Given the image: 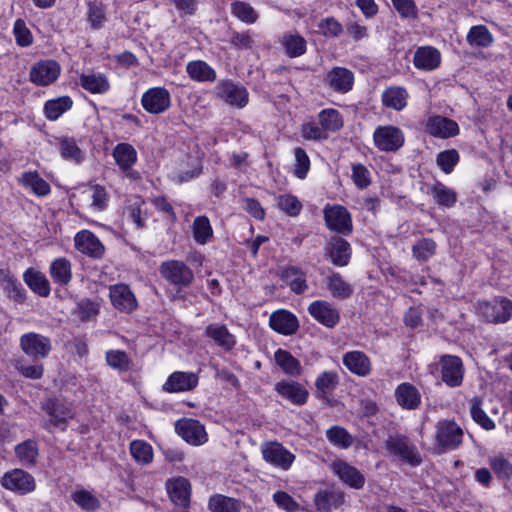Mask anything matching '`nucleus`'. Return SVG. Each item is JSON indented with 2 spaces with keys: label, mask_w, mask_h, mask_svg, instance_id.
<instances>
[{
  "label": "nucleus",
  "mask_w": 512,
  "mask_h": 512,
  "mask_svg": "<svg viewBox=\"0 0 512 512\" xmlns=\"http://www.w3.org/2000/svg\"><path fill=\"white\" fill-rule=\"evenodd\" d=\"M385 448L391 456L413 467L422 463L417 447L404 435L389 436L385 441Z\"/></svg>",
  "instance_id": "1"
},
{
  "label": "nucleus",
  "mask_w": 512,
  "mask_h": 512,
  "mask_svg": "<svg viewBox=\"0 0 512 512\" xmlns=\"http://www.w3.org/2000/svg\"><path fill=\"white\" fill-rule=\"evenodd\" d=\"M159 273L163 279L178 289L189 287L194 281L192 269L180 260H167L160 264Z\"/></svg>",
  "instance_id": "2"
},
{
  "label": "nucleus",
  "mask_w": 512,
  "mask_h": 512,
  "mask_svg": "<svg viewBox=\"0 0 512 512\" xmlns=\"http://www.w3.org/2000/svg\"><path fill=\"white\" fill-rule=\"evenodd\" d=\"M478 310L489 323H506L512 317V301L505 297H495L491 301H480Z\"/></svg>",
  "instance_id": "3"
},
{
  "label": "nucleus",
  "mask_w": 512,
  "mask_h": 512,
  "mask_svg": "<svg viewBox=\"0 0 512 512\" xmlns=\"http://www.w3.org/2000/svg\"><path fill=\"white\" fill-rule=\"evenodd\" d=\"M323 214L326 226L330 230L345 236L352 232L351 215L345 207L341 205H327L323 210Z\"/></svg>",
  "instance_id": "4"
},
{
  "label": "nucleus",
  "mask_w": 512,
  "mask_h": 512,
  "mask_svg": "<svg viewBox=\"0 0 512 512\" xmlns=\"http://www.w3.org/2000/svg\"><path fill=\"white\" fill-rule=\"evenodd\" d=\"M375 146L386 152H394L404 144V135L401 129L395 126H379L373 134Z\"/></svg>",
  "instance_id": "5"
},
{
  "label": "nucleus",
  "mask_w": 512,
  "mask_h": 512,
  "mask_svg": "<svg viewBox=\"0 0 512 512\" xmlns=\"http://www.w3.org/2000/svg\"><path fill=\"white\" fill-rule=\"evenodd\" d=\"M1 485L5 489L21 495L33 492L36 488L34 477L22 469H13L6 472L1 478Z\"/></svg>",
  "instance_id": "6"
},
{
  "label": "nucleus",
  "mask_w": 512,
  "mask_h": 512,
  "mask_svg": "<svg viewBox=\"0 0 512 512\" xmlns=\"http://www.w3.org/2000/svg\"><path fill=\"white\" fill-rule=\"evenodd\" d=\"M20 347L26 355L34 359L46 358L52 349L51 340L48 337L34 332L20 337Z\"/></svg>",
  "instance_id": "7"
},
{
  "label": "nucleus",
  "mask_w": 512,
  "mask_h": 512,
  "mask_svg": "<svg viewBox=\"0 0 512 512\" xmlns=\"http://www.w3.org/2000/svg\"><path fill=\"white\" fill-rule=\"evenodd\" d=\"M43 409L50 417L44 425L48 430H50V426L65 430L68 421L73 418V412L69 406L58 399L47 400Z\"/></svg>",
  "instance_id": "8"
},
{
  "label": "nucleus",
  "mask_w": 512,
  "mask_h": 512,
  "mask_svg": "<svg viewBox=\"0 0 512 512\" xmlns=\"http://www.w3.org/2000/svg\"><path fill=\"white\" fill-rule=\"evenodd\" d=\"M462 437L463 431L454 421L444 420L438 423L436 439L443 449H456L461 444Z\"/></svg>",
  "instance_id": "9"
},
{
  "label": "nucleus",
  "mask_w": 512,
  "mask_h": 512,
  "mask_svg": "<svg viewBox=\"0 0 512 512\" xmlns=\"http://www.w3.org/2000/svg\"><path fill=\"white\" fill-rule=\"evenodd\" d=\"M60 65L54 60H42L35 63L30 70V80L38 86H47L60 75Z\"/></svg>",
  "instance_id": "10"
},
{
  "label": "nucleus",
  "mask_w": 512,
  "mask_h": 512,
  "mask_svg": "<svg viewBox=\"0 0 512 512\" xmlns=\"http://www.w3.org/2000/svg\"><path fill=\"white\" fill-rule=\"evenodd\" d=\"M309 314L327 328L335 327L340 321L339 310L330 302L316 300L308 307Z\"/></svg>",
  "instance_id": "11"
},
{
  "label": "nucleus",
  "mask_w": 512,
  "mask_h": 512,
  "mask_svg": "<svg viewBox=\"0 0 512 512\" xmlns=\"http://www.w3.org/2000/svg\"><path fill=\"white\" fill-rule=\"evenodd\" d=\"M443 382L449 387H458L462 384L464 368L459 357L444 355L440 359Z\"/></svg>",
  "instance_id": "12"
},
{
  "label": "nucleus",
  "mask_w": 512,
  "mask_h": 512,
  "mask_svg": "<svg viewBox=\"0 0 512 512\" xmlns=\"http://www.w3.org/2000/svg\"><path fill=\"white\" fill-rule=\"evenodd\" d=\"M352 254V249L348 241L339 237H331L325 246V255L330 261L339 267L348 265Z\"/></svg>",
  "instance_id": "13"
},
{
  "label": "nucleus",
  "mask_w": 512,
  "mask_h": 512,
  "mask_svg": "<svg viewBox=\"0 0 512 512\" xmlns=\"http://www.w3.org/2000/svg\"><path fill=\"white\" fill-rule=\"evenodd\" d=\"M175 429L178 435L191 445H201L207 441L205 428L197 420H178L175 424Z\"/></svg>",
  "instance_id": "14"
},
{
  "label": "nucleus",
  "mask_w": 512,
  "mask_h": 512,
  "mask_svg": "<svg viewBox=\"0 0 512 512\" xmlns=\"http://www.w3.org/2000/svg\"><path fill=\"white\" fill-rule=\"evenodd\" d=\"M332 472L347 486L362 489L365 484L364 475L354 466L343 460H337L330 465Z\"/></svg>",
  "instance_id": "15"
},
{
  "label": "nucleus",
  "mask_w": 512,
  "mask_h": 512,
  "mask_svg": "<svg viewBox=\"0 0 512 512\" xmlns=\"http://www.w3.org/2000/svg\"><path fill=\"white\" fill-rule=\"evenodd\" d=\"M141 101L147 112L159 114L169 108L170 94L162 87L151 88L143 94Z\"/></svg>",
  "instance_id": "16"
},
{
  "label": "nucleus",
  "mask_w": 512,
  "mask_h": 512,
  "mask_svg": "<svg viewBox=\"0 0 512 512\" xmlns=\"http://www.w3.org/2000/svg\"><path fill=\"white\" fill-rule=\"evenodd\" d=\"M217 96L226 103L243 108L248 103V92L245 87L231 81H225L217 86Z\"/></svg>",
  "instance_id": "17"
},
{
  "label": "nucleus",
  "mask_w": 512,
  "mask_h": 512,
  "mask_svg": "<svg viewBox=\"0 0 512 512\" xmlns=\"http://www.w3.org/2000/svg\"><path fill=\"white\" fill-rule=\"evenodd\" d=\"M75 246L81 253L100 259L104 255L105 247L100 240L90 231L83 230L75 236Z\"/></svg>",
  "instance_id": "18"
},
{
  "label": "nucleus",
  "mask_w": 512,
  "mask_h": 512,
  "mask_svg": "<svg viewBox=\"0 0 512 512\" xmlns=\"http://www.w3.org/2000/svg\"><path fill=\"white\" fill-rule=\"evenodd\" d=\"M427 132L437 138L446 139L459 134L458 124L447 117L432 116L426 123Z\"/></svg>",
  "instance_id": "19"
},
{
  "label": "nucleus",
  "mask_w": 512,
  "mask_h": 512,
  "mask_svg": "<svg viewBox=\"0 0 512 512\" xmlns=\"http://www.w3.org/2000/svg\"><path fill=\"white\" fill-rule=\"evenodd\" d=\"M345 502V493L340 489L327 488L319 490L314 496L316 509L320 512H331Z\"/></svg>",
  "instance_id": "20"
},
{
  "label": "nucleus",
  "mask_w": 512,
  "mask_h": 512,
  "mask_svg": "<svg viewBox=\"0 0 512 512\" xmlns=\"http://www.w3.org/2000/svg\"><path fill=\"white\" fill-rule=\"evenodd\" d=\"M262 454L267 462L282 469H288L295 459V456L278 442L267 443L262 448Z\"/></svg>",
  "instance_id": "21"
},
{
  "label": "nucleus",
  "mask_w": 512,
  "mask_h": 512,
  "mask_svg": "<svg viewBox=\"0 0 512 512\" xmlns=\"http://www.w3.org/2000/svg\"><path fill=\"white\" fill-rule=\"evenodd\" d=\"M198 384V376L193 372L176 371L163 385V390L170 393L190 391Z\"/></svg>",
  "instance_id": "22"
},
{
  "label": "nucleus",
  "mask_w": 512,
  "mask_h": 512,
  "mask_svg": "<svg viewBox=\"0 0 512 512\" xmlns=\"http://www.w3.org/2000/svg\"><path fill=\"white\" fill-rule=\"evenodd\" d=\"M110 299L113 306L122 312L130 313L137 307V301L134 294L125 284L112 286L110 288Z\"/></svg>",
  "instance_id": "23"
},
{
  "label": "nucleus",
  "mask_w": 512,
  "mask_h": 512,
  "mask_svg": "<svg viewBox=\"0 0 512 512\" xmlns=\"http://www.w3.org/2000/svg\"><path fill=\"white\" fill-rule=\"evenodd\" d=\"M270 327L283 335H292L299 328V322L296 316L286 310L273 312L269 318Z\"/></svg>",
  "instance_id": "24"
},
{
  "label": "nucleus",
  "mask_w": 512,
  "mask_h": 512,
  "mask_svg": "<svg viewBox=\"0 0 512 512\" xmlns=\"http://www.w3.org/2000/svg\"><path fill=\"white\" fill-rule=\"evenodd\" d=\"M325 82L334 91L339 93H347L352 89L354 83V75L347 68L334 67L326 75Z\"/></svg>",
  "instance_id": "25"
},
{
  "label": "nucleus",
  "mask_w": 512,
  "mask_h": 512,
  "mask_svg": "<svg viewBox=\"0 0 512 512\" xmlns=\"http://www.w3.org/2000/svg\"><path fill=\"white\" fill-rule=\"evenodd\" d=\"M275 390L283 398L299 406L307 402L309 395L307 389L295 381H280L275 384Z\"/></svg>",
  "instance_id": "26"
},
{
  "label": "nucleus",
  "mask_w": 512,
  "mask_h": 512,
  "mask_svg": "<svg viewBox=\"0 0 512 512\" xmlns=\"http://www.w3.org/2000/svg\"><path fill=\"white\" fill-rule=\"evenodd\" d=\"M171 501L178 506L188 507L190 504L191 485L184 477H178L167 483Z\"/></svg>",
  "instance_id": "27"
},
{
  "label": "nucleus",
  "mask_w": 512,
  "mask_h": 512,
  "mask_svg": "<svg viewBox=\"0 0 512 512\" xmlns=\"http://www.w3.org/2000/svg\"><path fill=\"white\" fill-rule=\"evenodd\" d=\"M397 404L406 410H415L421 403V395L418 389L410 383H401L395 389Z\"/></svg>",
  "instance_id": "28"
},
{
  "label": "nucleus",
  "mask_w": 512,
  "mask_h": 512,
  "mask_svg": "<svg viewBox=\"0 0 512 512\" xmlns=\"http://www.w3.org/2000/svg\"><path fill=\"white\" fill-rule=\"evenodd\" d=\"M440 62V52L431 46L418 48L413 58L415 67L425 71H430L437 68L440 65Z\"/></svg>",
  "instance_id": "29"
},
{
  "label": "nucleus",
  "mask_w": 512,
  "mask_h": 512,
  "mask_svg": "<svg viewBox=\"0 0 512 512\" xmlns=\"http://www.w3.org/2000/svg\"><path fill=\"white\" fill-rule=\"evenodd\" d=\"M408 96V92L404 87L390 86L383 91L381 100L383 106L401 111L407 106Z\"/></svg>",
  "instance_id": "30"
},
{
  "label": "nucleus",
  "mask_w": 512,
  "mask_h": 512,
  "mask_svg": "<svg viewBox=\"0 0 512 512\" xmlns=\"http://www.w3.org/2000/svg\"><path fill=\"white\" fill-rule=\"evenodd\" d=\"M343 364L348 370L359 376H366L371 371L369 358L360 351L345 353L343 356Z\"/></svg>",
  "instance_id": "31"
},
{
  "label": "nucleus",
  "mask_w": 512,
  "mask_h": 512,
  "mask_svg": "<svg viewBox=\"0 0 512 512\" xmlns=\"http://www.w3.org/2000/svg\"><path fill=\"white\" fill-rule=\"evenodd\" d=\"M281 278L296 294H302L308 289L306 274L296 266H287L281 271Z\"/></svg>",
  "instance_id": "32"
},
{
  "label": "nucleus",
  "mask_w": 512,
  "mask_h": 512,
  "mask_svg": "<svg viewBox=\"0 0 512 512\" xmlns=\"http://www.w3.org/2000/svg\"><path fill=\"white\" fill-rule=\"evenodd\" d=\"M339 384V376L336 372L325 371L315 381L316 397L328 401L333 391Z\"/></svg>",
  "instance_id": "33"
},
{
  "label": "nucleus",
  "mask_w": 512,
  "mask_h": 512,
  "mask_svg": "<svg viewBox=\"0 0 512 512\" xmlns=\"http://www.w3.org/2000/svg\"><path fill=\"white\" fill-rule=\"evenodd\" d=\"M204 334L225 350H231L236 343L235 337L226 326L218 323L208 325Z\"/></svg>",
  "instance_id": "34"
},
{
  "label": "nucleus",
  "mask_w": 512,
  "mask_h": 512,
  "mask_svg": "<svg viewBox=\"0 0 512 512\" xmlns=\"http://www.w3.org/2000/svg\"><path fill=\"white\" fill-rule=\"evenodd\" d=\"M324 283L334 298L347 299L353 293L352 285L346 282L337 272H332L329 274L325 278Z\"/></svg>",
  "instance_id": "35"
},
{
  "label": "nucleus",
  "mask_w": 512,
  "mask_h": 512,
  "mask_svg": "<svg viewBox=\"0 0 512 512\" xmlns=\"http://www.w3.org/2000/svg\"><path fill=\"white\" fill-rule=\"evenodd\" d=\"M49 272L54 283L67 286L72 279L71 262L64 257L56 258L51 262Z\"/></svg>",
  "instance_id": "36"
},
{
  "label": "nucleus",
  "mask_w": 512,
  "mask_h": 512,
  "mask_svg": "<svg viewBox=\"0 0 512 512\" xmlns=\"http://www.w3.org/2000/svg\"><path fill=\"white\" fill-rule=\"evenodd\" d=\"M15 454L25 467H33L37 463L39 449L36 441L28 439L15 446Z\"/></svg>",
  "instance_id": "37"
},
{
  "label": "nucleus",
  "mask_w": 512,
  "mask_h": 512,
  "mask_svg": "<svg viewBox=\"0 0 512 512\" xmlns=\"http://www.w3.org/2000/svg\"><path fill=\"white\" fill-rule=\"evenodd\" d=\"M24 281L39 296L47 297L50 294V284L43 273L28 269L24 273Z\"/></svg>",
  "instance_id": "38"
},
{
  "label": "nucleus",
  "mask_w": 512,
  "mask_h": 512,
  "mask_svg": "<svg viewBox=\"0 0 512 512\" xmlns=\"http://www.w3.org/2000/svg\"><path fill=\"white\" fill-rule=\"evenodd\" d=\"M276 364L288 375L299 376L301 364L290 352L279 348L274 354Z\"/></svg>",
  "instance_id": "39"
},
{
  "label": "nucleus",
  "mask_w": 512,
  "mask_h": 512,
  "mask_svg": "<svg viewBox=\"0 0 512 512\" xmlns=\"http://www.w3.org/2000/svg\"><path fill=\"white\" fill-rule=\"evenodd\" d=\"M318 122L323 130L327 132H336L343 127V118L338 110L333 108L323 109L318 114Z\"/></svg>",
  "instance_id": "40"
},
{
  "label": "nucleus",
  "mask_w": 512,
  "mask_h": 512,
  "mask_svg": "<svg viewBox=\"0 0 512 512\" xmlns=\"http://www.w3.org/2000/svg\"><path fill=\"white\" fill-rule=\"evenodd\" d=\"M81 86L91 93H105L109 90V82L103 74H82L80 77Z\"/></svg>",
  "instance_id": "41"
},
{
  "label": "nucleus",
  "mask_w": 512,
  "mask_h": 512,
  "mask_svg": "<svg viewBox=\"0 0 512 512\" xmlns=\"http://www.w3.org/2000/svg\"><path fill=\"white\" fill-rule=\"evenodd\" d=\"M113 157L120 168L128 170L136 162L137 153L130 144L120 143L114 148Z\"/></svg>",
  "instance_id": "42"
},
{
  "label": "nucleus",
  "mask_w": 512,
  "mask_h": 512,
  "mask_svg": "<svg viewBox=\"0 0 512 512\" xmlns=\"http://www.w3.org/2000/svg\"><path fill=\"white\" fill-rule=\"evenodd\" d=\"M189 76L196 81H214L216 79V73L206 62L204 61H191L186 67Z\"/></svg>",
  "instance_id": "43"
},
{
  "label": "nucleus",
  "mask_w": 512,
  "mask_h": 512,
  "mask_svg": "<svg viewBox=\"0 0 512 512\" xmlns=\"http://www.w3.org/2000/svg\"><path fill=\"white\" fill-rule=\"evenodd\" d=\"M72 100L68 96H62L57 99L49 100L45 103L44 112L48 119L56 120L64 112L72 107Z\"/></svg>",
  "instance_id": "44"
},
{
  "label": "nucleus",
  "mask_w": 512,
  "mask_h": 512,
  "mask_svg": "<svg viewBox=\"0 0 512 512\" xmlns=\"http://www.w3.org/2000/svg\"><path fill=\"white\" fill-rule=\"evenodd\" d=\"M192 231L194 240L201 245L206 244L213 235L210 221L206 216H198L194 219Z\"/></svg>",
  "instance_id": "45"
},
{
  "label": "nucleus",
  "mask_w": 512,
  "mask_h": 512,
  "mask_svg": "<svg viewBox=\"0 0 512 512\" xmlns=\"http://www.w3.org/2000/svg\"><path fill=\"white\" fill-rule=\"evenodd\" d=\"M22 182L38 196H46L50 193V185L37 172H25L22 175Z\"/></svg>",
  "instance_id": "46"
},
{
  "label": "nucleus",
  "mask_w": 512,
  "mask_h": 512,
  "mask_svg": "<svg viewBox=\"0 0 512 512\" xmlns=\"http://www.w3.org/2000/svg\"><path fill=\"white\" fill-rule=\"evenodd\" d=\"M326 437L334 446L347 449L353 444L352 435L341 426H332L326 431Z\"/></svg>",
  "instance_id": "47"
},
{
  "label": "nucleus",
  "mask_w": 512,
  "mask_h": 512,
  "mask_svg": "<svg viewBox=\"0 0 512 512\" xmlns=\"http://www.w3.org/2000/svg\"><path fill=\"white\" fill-rule=\"evenodd\" d=\"M130 453L134 460L140 464H149L153 459L152 447L143 440H134L130 443Z\"/></svg>",
  "instance_id": "48"
},
{
  "label": "nucleus",
  "mask_w": 512,
  "mask_h": 512,
  "mask_svg": "<svg viewBox=\"0 0 512 512\" xmlns=\"http://www.w3.org/2000/svg\"><path fill=\"white\" fill-rule=\"evenodd\" d=\"M467 41L469 44L478 47H488L493 42V37L486 26L479 25L473 26L468 35Z\"/></svg>",
  "instance_id": "49"
},
{
  "label": "nucleus",
  "mask_w": 512,
  "mask_h": 512,
  "mask_svg": "<svg viewBox=\"0 0 512 512\" xmlns=\"http://www.w3.org/2000/svg\"><path fill=\"white\" fill-rule=\"evenodd\" d=\"M209 508L212 512H240V505L237 500L222 495L211 497Z\"/></svg>",
  "instance_id": "50"
},
{
  "label": "nucleus",
  "mask_w": 512,
  "mask_h": 512,
  "mask_svg": "<svg viewBox=\"0 0 512 512\" xmlns=\"http://www.w3.org/2000/svg\"><path fill=\"white\" fill-rule=\"evenodd\" d=\"M282 44L289 57H298L306 51V41L299 35H284L282 38Z\"/></svg>",
  "instance_id": "51"
},
{
  "label": "nucleus",
  "mask_w": 512,
  "mask_h": 512,
  "mask_svg": "<svg viewBox=\"0 0 512 512\" xmlns=\"http://www.w3.org/2000/svg\"><path fill=\"white\" fill-rule=\"evenodd\" d=\"M107 364L119 372H126L131 367V360L127 353L122 350H109L106 352Z\"/></svg>",
  "instance_id": "52"
},
{
  "label": "nucleus",
  "mask_w": 512,
  "mask_h": 512,
  "mask_svg": "<svg viewBox=\"0 0 512 512\" xmlns=\"http://www.w3.org/2000/svg\"><path fill=\"white\" fill-rule=\"evenodd\" d=\"M431 194L436 203L442 206L450 207L456 202L455 192L440 182L433 185Z\"/></svg>",
  "instance_id": "53"
},
{
  "label": "nucleus",
  "mask_w": 512,
  "mask_h": 512,
  "mask_svg": "<svg viewBox=\"0 0 512 512\" xmlns=\"http://www.w3.org/2000/svg\"><path fill=\"white\" fill-rule=\"evenodd\" d=\"M231 12L240 21L252 24L256 22L258 14L253 7L243 1H235L231 4Z\"/></svg>",
  "instance_id": "54"
},
{
  "label": "nucleus",
  "mask_w": 512,
  "mask_h": 512,
  "mask_svg": "<svg viewBox=\"0 0 512 512\" xmlns=\"http://www.w3.org/2000/svg\"><path fill=\"white\" fill-rule=\"evenodd\" d=\"M71 498L78 506L87 511H93L100 507V501L87 490L75 491Z\"/></svg>",
  "instance_id": "55"
},
{
  "label": "nucleus",
  "mask_w": 512,
  "mask_h": 512,
  "mask_svg": "<svg viewBox=\"0 0 512 512\" xmlns=\"http://www.w3.org/2000/svg\"><path fill=\"white\" fill-rule=\"evenodd\" d=\"M61 156L65 159L80 163L83 160V153L74 139L63 138L60 140Z\"/></svg>",
  "instance_id": "56"
},
{
  "label": "nucleus",
  "mask_w": 512,
  "mask_h": 512,
  "mask_svg": "<svg viewBox=\"0 0 512 512\" xmlns=\"http://www.w3.org/2000/svg\"><path fill=\"white\" fill-rule=\"evenodd\" d=\"M436 243L429 238L418 241L412 248L413 256L420 261H426L435 254Z\"/></svg>",
  "instance_id": "57"
},
{
  "label": "nucleus",
  "mask_w": 512,
  "mask_h": 512,
  "mask_svg": "<svg viewBox=\"0 0 512 512\" xmlns=\"http://www.w3.org/2000/svg\"><path fill=\"white\" fill-rule=\"evenodd\" d=\"M277 205L280 210L290 216H297L302 209L301 202L295 196L290 194L278 196Z\"/></svg>",
  "instance_id": "58"
},
{
  "label": "nucleus",
  "mask_w": 512,
  "mask_h": 512,
  "mask_svg": "<svg viewBox=\"0 0 512 512\" xmlns=\"http://www.w3.org/2000/svg\"><path fill=\"white\" fill-rule=\"evenodd\" d=\"M458 161L459 154L455 149L442 151L437 155L436 158L437 165L446 174L451 173L453 171Z\"/></svg>",
  "instance_id": "59"
},
{
  "label": "nucleus",
  "mask_w": 512,
  "mask_h": 512,
  "mask_svg": "<svg viewBox=\"0 0 512 512\" xmlns=\"http://www.w3.org/2000/svg\"><path fill=\"white\" fill-rule=\"evenodd\" d=\"M470 413L473 420L481 425L486 430H491L495 427L494 422L487 416L481 408V400L474 398L471 403Z\"/></svg>",
  "instance_id": "60"
},
{
  "label": "nucleus",
  "mask_w": 512,
  "mask_h": 512,
  "mask_svg": "<svg viewBox=\"0 0 512 512\" xmlns=\"http://www.w3.org/2000/svg\"><path fill=\"white\" fill-rule=\"evenodd\" d=\"M489 465L498 478L512 479V464L503 457H492L489 459Z\"/></svg>",
  "instance_id": "61"
},
{
  "label": "nucleus",
  "mask_w": 512,
  "mask_h": 512,
  "mask_svg": "<svg viewBox=\"0 0 512 512\" xmlns=\"http://www.w3.org/2000/svg\"><path fill=\"white\" fill-rule=\"evenodd\" d=\"M351 178L355 186L359 189H365L371 184L369 170L360 163L352 165Z\"/></svg>",
  "instance_id": "62"
},
{
  "label": "nucleus",
  "mask_w": 512,
  "mask_h": 512,
  "mask_svg": "<svg viewBox=\"0 0 512 512\" xmlns=\"http://www.w3.org/2000/svg\"><path fill=\"white\" fill-rule=\"evenodd\" d=\"M295 168L294 174L299 179H304L310 167L309 158L304 149L297 147L294 151Z\"/></svg>",
  "instance_id": "63"
},
{
  "label": "nucleus",
  "mask_w": 512,
  "mask_h": 512,
  "mask_svg": "<svg viewBox=\"0 0 512 512\" xmlns=\"http://www.w3.org/2000/svg\"><path fill=\"white\" fill-rule=\"evenodd\" d=\"M302 137L307 140H326L328 134L323 130L322 126L315 122H307L302 125Z\"/></svg>",
  "instance_id": "64"
}]
</instances>
